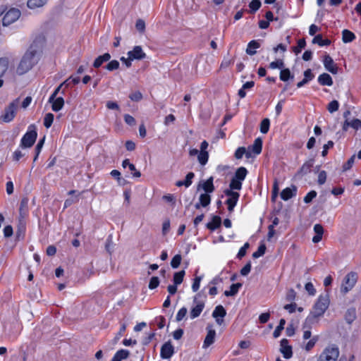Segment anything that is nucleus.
Returning <instances> with one entry per match:
<instances>
[{
    "label": "nucleus",
    "mask_w": 361,
    "mask_h": 361,
    "mask_svg": "<svg viewBox=\"0 0 361 361\" xmlns=\"http://www.w3.org/2000/svg\"><path fill=\"white\" fill-rule=\"evenodd\" d=\"M329 303V294L327 293L321 294L314 305L310 315L307 317L306 322L313 323L315 319L322 317L328 309Z\"/></svg>",
    "instance_id": "nucleus-1"
},
{
    "label": "nucleus",
    "mask_w": 361,
    "mask_h": 361,
    "mask_svg": "<svg viewBox=\"0 0 361 361\" xmlns=\"http://www.w3.org/2000/svg\"><path fill=\"white\" fill-rule=\"evenodd\" d=\"M39 56L32 50H27L23 56L18 68L17 73L23 75L29 71L38 61Z\"/></svg>",
    "instance_id": "nucleus-2"
},
{
    "label": "nucleus",
    "mask_w": 361,
    "mask_h": 361,
    "mask_svg": "<svg viewBox=\"0 0 361 361\" xmlns=\"http://www.w3.org/2000/svg\"><path fill=\"white\" fill-rule=\"evenodd\" d=\"M339 349L335 345L325 348L319 355L317 361H341Z\"/></svg>",
    "instance_id": "nucleus-3"
},
{
    "label": "nucleus",
    "mask_w": 361,
    "mask_h": 361,
    "mask_svg": "<svg viewBox=\"0 0 361 361\" xmlns=\"http://www.w3.org/2000/svg\"><path fill=\"white\" fill-rule=\"evenodd\" d=\"M18 105L19 99H16L5 108L4 111L1 115V118L4 122L9 123L13 120L16 116Z\"/></svg>",
    "instance_id": "nucleus-4"
},
{
    "label": "nucleus",
    "mask_w": 361,
    "mask_h": 361,
    "mask_svg": "<svg viewBox=\"0 0 361 361\" xmlns=\"http://www.w3.org/2000/svg\"><path fill=\"white\" fill-rule=\"evenodd\" d=\"M37 133L35 130L34 125H31L28 128V131L23 135L21 139L20 147H31L37 139Z\"/></svg>",
    "instance_id": "nucleus-5"
},
{
    "label": "nucleus",
    "mask_w": 361,
    "mask_h": 361,
    "mask_svg": "<svg viewBox=\"0 0 361 361\" xmlns=\"http://www.w3.org/2000/svg\"><path fill=\"white\" fill-rule=\"evenodd\" d=\"M357 276L354 272L348 274L343 280V283L341 286V291L344 293H348L350 290L357 282Z\"/></svg>",
    "instance_id": "nucleus-6"
},
{
    "label": "nucleus",
    "mask_w": 361,
    "mask_h": 361,
    "mask_svg": "<svg viewBox=\"0 0 361 361\" xmlns=\"http://www.w3.org/2000/svg\"><path fill=\"white\" fill-rule=\"evenodd\" d=\"M20 16V11L17 8H11L4 15L2 23L4 26H8L16 22Z\"/></svg>",
    "instance_id": "nucleus-7"
},
{
    "label": "nucleus",
    "mask_w": 361,
    "mask_h": 361,
    "mask_svg": "<svg viewBox=\"0 0 361 361\" xmlns=\"http://www.w3.org/2000/svg\"><path fill=\"white\" fill-rule=\"evenodd\" d=\"M44 41L45 37L42 34L36 35L27 50H32L33 52H35L36 55L39 56L44 46Z\"/></svg>",
    "instance_id": "nucleus-8"
},
{
    "label": "nucleus",
    "mask_w": 361,
    "mask_h": 361,
    "mask_svg": "<svg viewBox=\"0 0 361 361\" xmlns=\"http://www.w3.org/2000/svg\"><path fill=\"white\" fill-rule=\"evenodd\" d=\"M224 193L228 197L226 202L228 209L229 212H232L238 201L240 194L238 192L231 191V190H225Z\"/></svg>",
    "instance_id": "nucleus-9"
},
{
    "label": "nucleus",
    "mask_w": 361,
    "mask_h": 361,
    "mask_svg": "<svg viewBox=\"0 0 361 361\" xmlns=\"http://www.w3.org/2000/svg\"><path fill=\"white\" fill-rule=\"evenodd\" d=\"M323 63L325 69L332 74H337L338 68L334 63L333 59L329 55L326 54L324 56Z\"/></svg>",
    "instance_id": "nucleus-10"
},
{
    "label": "nucleus",
    "mask_w": 361,
    "mask_h": 361,
    "mask_svg": "<svg viewBox=\"0 0 361 361\" xmlns=\"http://www.w3.org/2000/svg\"><path fill=\"white\" fill-rule=\"evenodd\" d=\"M174 353V348L170 341L165 343L161 348L160 355L162 359H169Z\"/></svg>",
    "instance_id": "nucleus-11"
},
{
    "label": "nucleus",
    "mask_w": 361,
    "mask_h": 361,
    "mask_svg": "<svg viewBox=\"0 0 361 361\" xmlns=\"http://www.w3.org/2000/svg\"><path fill=\"white\" fill-rule=\"evenodd\" d=\"M128 56L133 61L141 60L146 57V54L140 46H135L133 50L128 52Z\"/></svg>",
    "instance_id": "nucleus-12"
},
{
    "label": "nucleus",
    "mask_w": 361,
    "mask_h": 361,
    "mask_svg": "<svg viewBox=\"0 0 361 361\" xmlns=\"http://www.w3.org/2000/svg\"><path fill=\"white\" fill-rule=\"evenodd\" d=\"M280 352L286 359H289L292 357V347L288 344V341L286 338H283L281 341Z\"/></svg>",
    "instance_id": "nucleus-13"
},
{
    "label": "nucleus",
    "mask_w": 361,
    "mask_h": 361,
    "mask_svg": "<svg viewBox=\"0 0 361 361\" xmlns=\"http://www.w3.org/2000/svg\"><path fill=\"white\" fill-rule=\"evenodd\" d=\"M213 177L211 176L206 181H201L198 184L197 190L202 188L205 193H212L214 191L215 188L213 184Z\"/></svg>",
    "instance_id": "nucleus-14"
},
{
    "label": "nucleus",
    "mask_w": 361,
    "mask_h": 361,
    "mask_svg": "<svg viewBox=\"0 0 361 361\" xmlns=\"http://www.w3.org/2000/svg\"><path fill=\"white\" fill-rule=\"evenodd\" d=\"M207 334L204 338L203 348H207L214 343L215 341L216 331L212 326H207Z\"/></svg>",
    "instance_id": "nucleus-15"
},
{
    "label": "nucleus",
    "mask_w": 361,
    "mask_h": 361,
    "mask_svg": "<svg viewBox=\"0 0 361 361\" xmlns=\"http://www.w3.org/2000/svg\"><path fill=\"white\" fill-rule=\"evenodd\" d=\"M297 188L293 185L291 188H286L281 192V197L282 200L287 201L289 199L296 195Z\"/></svg>",
    "instance_id": "nucleus-16"
},
{
    "label": "nucleus",
    "mask_w": 361,
    "mask_h": 361,
    "mask_svg": "<svg viewBox=\"0 0 361 361\" xmlns=\"http://www.w3.org/2000/svg\"><path fill=\"white\" fill-rule=\"evenodd\" d=\"M49 102L51 104V109L54 111H60L64 105V99L61 97H55L53 100H51V97H49Z\"/></svg>",
    "instance_id": "nucleus-17"
},
{
    "label": "nucleus",
    "mask_w": 361,
    "mask_h": 361,
    "mask_svg": "<svg viewBox=\"0 0 361 361\" xmlns=\"http://www.w3.org/2000/svg\"><path fill=\"white\" fill-rule=\"evenodd\" d=\"M262 140L261 138L258 137L255 140L254 143L248 147L247 150L251 152V154H259L262 152Z\"/></svg>",
    "instance_id": "nucleus-18"
},
{
    "label": "nucleus",
    "mask_w": 361,
    "mask_h": 361,
    "mask_svg": "<svg viewBox=\"0 0 361 361\" xmlns=\"http://www.w3.org/2000/svg\"><path fill=\"white\" fill-rule=\"evenodd\" d=\"M204 307V303L203 302H197L196 305L193 307L190 312V317L192 319L200 316Z\"/></svg>",
    "instance_id": "nucleus-19"
},
{
    "label": "nucleus",
    "mask_w": 361,
    "mask_h": 361,
    "mask_svg": "<svg viewBox=\"0 0 361 361\" xmlns=\"http://www.w3.org/2000/svg\"><path fill=\"white\" fill-rule=\"evenodd\" d=\"M314 231L316 235L312 238V242L314 243H317L322 238L324 228L321 224H317L314 226Z\"/></svg>",
    "instance_id": "nucleus-20"
},
{
    "label": "nucleus",
    "mask_w": 361,
    "mask_h": 361,
    "mask_svg": "<svg viewBox=\"0 0 361 361\" xmlns=\"http://www.w3.org/2000/svg\"><path fill=\"white\" fill-rule=\"evenodd\" d=\"M318 82L322 85L331 86L333 80L328 73H322L318 77Z\"/></svg>",
    "instance_id": "nucleus-21"
},
{
    "label": "nucleus",
    "mask_w": 361,
    "mask_h": 361,
    "mask_svg": "<svg viewBox=\"0 0 361 361\" xmlns=\"http://www.w3.org/2000/svg\"><path fill=\"white\" fill-rule=\"evenodd\" d=\"M129 355L128 350L124 349L119 350L116 353L111 361H121L127 359Z\"/></svg>",
    "instance_id": "nucleus-22"
},
{
    "label": "nucleus",
    "mask_w": 361,
    "mask_h": 361,
    "mask_svg": "<svg viewBox=\"0 0 361 361\" xmlns=\"http://www.w3.org/2000/svg\"><path fill=\"white\" fill-rule=\"evenodd\" d=\"M8 68V60L6 58L0 59V78L5 74ZM3 80L0 79V87L3 85Z\"/></svg>",
    "instance_id": "nucleus-23"
},
{
    "label": "nucleus",
    "mask_w": 361,
    "mask_h": 361,
    "mask_svg": "<svg viewBox=\"0 0 361 361\" xmlns=\"http://www.w3.org/2000/svg\"><path fill=\"white\" fill-rule=\"evenodd\" d=\"M48 0H27V6L30 9H35L44 6Z\"/></svg>",
    "instance_id": "nucleus-24"
},
{
    "label": "nucleus",
    "mask_w": 361,
    "mask_h": 361,
    "mask_svg": "<svg viewBox=\"0 0 361 361\" xmlns=\"http://www.w3.org/2000/svg\"><path fill=\"white\" fill-rule=\"evenodd\" d=\"M111 59V55L109 53H105L102 56H99L94 61L93 66L94 68L100 67L103 63L109 61Z\"/></svg>",
    "instance_id": "nucleus-25"
},
{
    "label": "nucleus",
    "mask_w": 361,
    "mask_h": 361,
    "mask_svg": "<svg viewBox=\"0 0 361 361\" xmlns=\"http://www.w3.org/2000/svg\"><path fill=\"white\" fill-rule=\"evenodd\" d=\"M221 219L218 216H214L212 217V221L209 222L207 224V228L211 231H214L217 228H219L221 225Z\"/></svg>",
    "instance_id": "nucleus-26"
},
{
    "label": "nucleus",
    "mask_w": 361,
    "mask_h": 361,
    "mask_svg": "<svg viewBox=\"0 0 361 361\" xmlns=\"http://www.w3.org/2000/svg\"><path fill=\"white\" fill-rule=\"evenodd\" d=\"M244 154H245L247 158H250L252 156L250 150H246L245 147H240L236 149L235 152V157L237 159H240L243 157Z\"/></svg>",
    "instance_id": "nucleus-27"
},
{
    "label": "nucleus",
    "mask_w": 361,
    "mask_h": 361,
    "mask_svg": "<svg viewBox=\"0 0 361 361\" xmlns=\"http://www.w3.org/2000/svg\"><path fill=\"white\" fill-rule=\"evenodd\" d=\"M259 43L257 42L256 40H252L250 41L248 44L247 47L246 49V53L248 55L252 56L256 54V49H258L259 47Z\"/></svg>",
    "instance_id": "nucleus-28"
},
{
    "label": "nucleus",
    "mask_w": 361,
    "mask_h": 361,
    "mask_svg": "<svg viewBox=\"0 0 361 361\" xmlns=\"http://www.w3.org/2000/svg\"><path fill=\"white\" fill-rule=\"evenodd\" d=\"M122 166L123 168H126L128 166V168H129V169L131 171H133L134 173H133V176L134 177H136V178L140 177V176H141L140 172L136 170L135 165L131 164L129 161V159H125L122 163Z\"/></svg>",
    "instance_id": "nucleus-29"
},
{
    "label": "nucleus",
    "mask_w": 361,
    "mask_h": 361,
    "mask_svg": "<svg viewBox=\"0 0 361 361\" xmlns=\"http://www.w3.org/2000/svg\"><path fill=\"white\" fill-rule=\"evenodd\" d=\"M355 39V35L353 32L348 30H343L342 32V39L344 43H349Z\"/></svg>",
    "instance_id": "nucleus-30"
},
{
    "label": "nucleus",
    "mask_w": 361,
    "mask_h": 361,
    "mask_svg": "<svg viewBox=\"0 0 361 361\" xmlns=\"http://www.w3.org/2000/svg\"><path fill=\"white\" fill-rule=\"evenodd\" d=\"M226 312L222 305L216 306L212 312V317L214 319H217V317L224 318L226 316Z\"/></svg>",
    "instance_id": "nucleus-31"
},
{
    "label": "nucleus",
    "mask_w": 361,
    "mask_h": 361,
    "mask_svg": "<svg viewBox=\"0 0 361 361\" xmlns=\"http://www.w3.org/2000/svg\"><path fill=\"white\" fill-rule=\"evenodd\" d=\"M242 286L240 283H233L231 286L229 290H226L224 295L227 297L233 296L237 294L239 288Z\"/></svg>",
    "instance_id": "nucleus-32"
},
{
    "label": "nucleus",
    "mask_w": 361,
    "mask_h": 361,
    "mask_svg": "<svg viewBox=\"0 0 361 361\" xmlns=\"http://www.w3.org/2000/svg\"><path fill=\"white\" fill-rule=\"evenodd\" d=\"M247 169L245 167L241 166L236 170V171L235 173V176L233 177H235V178H237L243 182V180H245V178L247 176Z\"/></svg>",
    "instance_id": "nucleus-33"
},
{
    "label": "nucleus",
    "mask_w": 361,
    "mask_h": 361,
    "mask_svg": "<svg viewBox=\"0 0 361 361\" xmlns=\"http://www.w3.org/2000/svg\"><path fill=\"white\" fill-rule=\"evenodd\" d=\"M345 319L348 324H351L356 319V311L354 308L348 309L345 313Z\"/></svg>",
    "instance_id": "nucleus-34"
},
{
    "label": "nucleus",
    "mask_w": 361,
    "mask_h": 361,
    "mask_svg": "<svg viewBox=\"0 0 361 361\" xmlns=\"http://www.w3.org/2000/svg\"><path fill=\"white\" fill-rule=\"evenodd\" d=\"M313 44H317L321 47L327 46L331 44V41L328 39H323L321 35H316L312 39Z\"/></svg>",
    "instance_id": "nucleus-35"
},
{
    "label": "nucleus",
    "mask_w": 361,
    "mask_h": 361,
    "mask_svg": "<svg viewBox=\"0 0 361 361\" xmlns=\"http://www.w3.org/2000/svg\"><path fill=\"white\" fill-rule=\"evenodd\" d=\"M242 184L241 180L233 177L229 184L228 190H231V191H233V190H240L242 188Z\"/></svg>",
    "instance_id": "nucleus-36"
},
{
    "label": "nucleus",
    "mask_w": 361,
    "mask_h": 361,
    "mask_svg": "<svg viewBox=\"0 0 361 361\" xmlns=\"http://www.w3.org/2000/svg\"><path fill=\"white\" fill-rule=\"evenodd\" d=\"M185 274V272L184 270L180 271L178 272H176L173 275V283H175V285H180L183 281Z\"/></svg>",
    "instance_id": "nucleus-37"
},
{
    "label": "nucleus",
    "mask_w": 361,
    "mask_h": 361,
    "mask_svg": "<svg viewBox=\"0 0 361 361\" xmlns=\"http://www.w3.org/2000/svg\"><path fill=\"white\" fill-rule=\"evenodd\" d=\"M208 159H209L208 152H200V151L198 156H197V160H198L199 163L202 166H204L207 163Z\"/></svg>",
    "instance_id": "nucleus-38"
},
{
    "label": "nucleus",
    "mask_w": 361,
    "mask_h": 361,
    "mask_svg": "<svg viewBox=\"0 0 361 361\" xmlns=\"http://www.w3.org/2000/svg\"><path fill=\"white\" fill-rule=\"evenodd\" d=\"M202 207H207L211 202V197L208 193L201 194L199 198Z\"/></svg>",
    "instance_id": "nucleus-39"
},
{
    "label": "nucleus",
    "mask_w": 361,
    "mask_h": 361,
    "mask_svg": "<svg viewBox=\"0 0 361 361\" xmlns=\"http://www.w3.org/2000/svg\"><path fill=\"white\" fill-rule=\"evenodd\" d=\"M286 324V321L284 319H281L279 322V326L276 328L273 333V336L274 338H278L282 331V330L284 329V325Z\"/></svg>",
    "instance_id": "nucleus-40"
},
{
    "label": "nucleus",
    "mask_w": 361,
    "mask_h": 361,
    "mask_svg": "<svg viewBox=\"0 0 361 361\" xmlns=\"http://www.w3.org/2000/svg\"><path fill=\"white\" fill-rule=\"evenodd\" d=\"M270 121L269 118H264L260 124V131L263 134H266L269 129Z\"/></svg>",
    "instance_id": "nucleus-41"
},
{
    "label": "nucleus",
    "mask_w": 361,
    "mask_h": 361,
    "mask_svg": "<svg viewBox=\"0 0 361 361\" xmlns=\"http://www.w3.org/2000/svg\"><path fill=\"white\" fill-rule=\"evenodd\" d=\"M314 164L313 160H310L305 162L301 167L300 172L302 174H307L310 171V169L312 167Z\"/></svg>",
    "instance_id": "nucleus-42"
},
{
    "label": "nucleus",
    "mask_w": 361,
    "mask_h": 361,
    "mask_svg": "<svg viewBox=\"0 0 361 361\" xmlns=\"http://www.w3.org/2000/svg\"><path fill=\"white\" fill-rule=\"evenodd\" d=\"M54 117V114L51 113H48L45 115L44 118V125L47 128H50L52 125Z\"/></svg>",
    "instance_id": "nucleus-43"
},
{
    "label": "nucleus",
    "mask_w": 361,
    "mask_h": 361,
    "mask_svg": "<svg viewBox=\"0 0 361 361\" xmlns=\"http://www.w3.org/2000/svg\"><path fill=\"white\" fill-rule=\"evenodd\" d=\"M261 5L262 4L259 0H252L249 4L250 12L252 13H255L261 7Z\"/></svg>",
    "instance_id": "nucleus-44"
},
{
    "label": "nucleus",
    "mask_w": 361,
    "mask_h": 361,
    "mask_svg": "<svg viewBox=\"0 0 361 361\" xmlns=\"http://www.w3.org/2000/svg\"><path fill=\"white\" fill-rule=\"evenodd\" d=\"M290 78H293L290 74V71L288 68H285L281 71L280 79L282 81H287Z\"/></svg>",
    "instance_id": "nucleus-45"
},
{
    "label": "nucleus",
    "mask_w": 361,
    "mask_h": 361,
    "mask_svg": "<svg viewBox=\"0 0 361 361\" xmlns=\"http://www.w3.org/2000/svg\"><path fill=\"white\" fill-rule=\"evenodd\" d=\"M266 251V246L264 244H262L259 246L257 250L252 254L253 258H258L264 255Z\"/></svg>",
    "instance_id": "nucleus-46"
},
{
    "label": "nucleus",
    "mask_w": 361,
    "mask_h": 361,
    "mask_svg": "<svg viewBox=\"0 0 361 361\" xmlns=\"http://www.w3.org/2000/svg\"><path fill=\"white\" fill-rule=\"evenodd\" d=\"M181 255H176L171 259V266L173 269H176L179 267L180 262H181Z\"/></svg>",
    "instance_id": "nucleus-47"
},
{
    "label": "nucleus",
    "mask_w": 361,
    "mask_h": 361,
    "mask_svg": "<svg viewBox=\"0 0 361 361\" xmlns=\"http://www.w3.org/2000/svg\"><path fill=\"white\" fill-rule=\"evenodd\" d=\"M269 68H271V69H276V68L281 69V68H284L283 61L282 59H278V60H276L275 61H272L269 64Z\"/></svg>",
    "instance_id": "nucleus-48"
},
{
    "label": "nucleus",
    "mask_w": 361,
    "mask_h": 361,
    "mask_svg": "<svg viewBox=\"0 0 361 361\" xmlns=\"http://www.w3.org/2000/svg\"><path fill=\"white\" fill-rule=\"evenodd\" d=\"M202 279V276H196L194 279L192 285V290L193 292H197L198 289L200 288V282Z\"/></svg>",
    "instance_id": "nucleus-49"
},
{
    "label": "nucleus",
    "mask_w": 361,
    "mask_h": 361,
    "mask_svg": "<svg viewBox=\"0 0 361 361\" xmlns=\"http://www.w3.org/2000/svg\"><path fill=\"white\" fill-rule=\"evenodd\" d=\"M338 107H339V104H338V101L333 100L329 104L327 109L330 113H334L338 109Z\"/></svg>",
    "instance_id": "nucleus-50"
},
{
    "label": "nucleus",
    "mask_w": 361,
    "mask_h": 361,
    "mask_svg": "<svg viewBox=\"0 0 361 361\" xmlns=\"http://www.w3.org/2000/svg\"><path fill=\"white\" fill-rule=\"evenodd\" d=\"M135 27L137 30L140 33H144L145 30V23L142 19H138L136 21Z\"/></svg>",
    "instance_id": "nucleus-51"
},
{
    "label": "nucleus",
    "mask_w": 361,
    "mask_h": 361,
    "mask_svg": "<svg viewBox=\"0 0 361 361\" xmlns=\"http://www.w3.org/2000/svg\"><path fill=\"white\" fill-rule=\"evenodd\" d=\"M119 68V62L116 60L111 61L106 66V68L108 71H112Z\"/></svg>",
    "instance_id": "nucleus-52"
},
{
    "label": "nucleus",
    "mask_w": 361,
    "mask_h": 361,
    "mask_svg": "<svg viewBox=\"0 0 361 361\" xmlns=\"http://www.w3.org/2000/svg\"><path fill=\"white\" fill-rule=\"evenodd\" d=\"M187 312H188V310L186 307H183L181 309H180L176 314V321L177 322L181 321L185 317Z\"/></svg>",
    "instance_id": "nucleus-53"
},
{
    "label": "nucleus",
    "mask_w": 361,
    "mask_h": 361,
    "mask_svg": "<svg viewBox=\"0 0 361 361\" xmlns=\"http://www.w3.org/2000/svg\"><path fill=\"white\" fill-rule=\"evenodd\" d=\"M355 155L353 154L348 160V161L343 164V170L344 171H348L349 170L352 166L354 164V162H355Z\"/></svg>",
    "instance_id": "nucleus-54"
},
{
    "label": "nucleus",
    "mask_w": 361,
    "mask_h": 361,
    "mask_svg": "<svg viewBox=\"0 0 361 361\" xmlns=\"http://www.w3.org/2000/svg\"><path fill=\"white\" fill-rule=\"evenodd\" d=\"M305 288L310 295L313 296L316 294V289L311 282L307 283L305 286Z\"/></svg>",
    "instance_id": "nucleus-55"
},
{
    "label": "nucleus",
    "mask_w": 361,
    "mask_h": 361,
    "mask_svg": "<svg viewBox=\"0 0 361 361\" xmlns=\"http://www.w3.org/2000/svg\"><path fill=\"white\" fill-rule=\"evenodd\" d=\"M279 188V183L277 180H274V185H273V190H272V195H271V200L272 201H275L276 197H278Z\"/></svg>",
    "instance_id": "nucleus-56"
},
{
    "label": "nucleus",
    "mask_w": 361,
    "mask_h": 361,
    "mask_svg": "<svg viewBox=\"0 0 361 361\" xmlns=\"http://www.w3.org/2000/svg\"><path fill=\"white\" fill-rule=\"evenodd\" d=\"M159 284V279L157 276H153L150 279L149 283V289H154L157 287H158Z\"/></svg>",
    "instance_id": "nucleus-57"
},
{
    "label": "nucleus",
    "mask_w": 361,
    "mask_h": 361,
    "mask_svg": "<svg viewBox=\"0 0 361 361\" xmlns=\"http://www.w3.org/2000/svg\"><path fill=\"white\" fill-rule=\"evenodd\" d=\"M317 194L316 191L311 190L304 197V202L305 203H310L314 197H316Z\"/></svg>",
    "instance_id": "nucleus-58"
},
{
    "label": "nucleus",
    "mask_w": 361,
    "mask_h": 361,
    "mask_svg": "<svg viewBox=\"0 0 361 361\" xmlns=\"http://www.w3.org/2000/svg\"><path fill=\"white\" fill-rule=\"evenodd\" d=\"M129 98L133 101L138 102L142 98V94L140 92L137 91L130 94Z\"/></svg>",
    "instance_id": "nucleus-59"
},
{
    "label": "nucleus",
    "mask_w": 361,
    "mask_h": 361,
    "mask_svg": "<svg viewBox=\"0 0 361 361\" xmlns=\"http://www.w3.org/2000/svg\"><path fill=\"white\" fill-rule=\"evenodd\" d=\"M195 174L192 172H189L185 177V180H184L185 186L186 188L189 187L192 184V179L194 178Z\"/></svg>",
    "instance_id": "nucleus-60"
},
{
    "label": "nucleus",
    "mask_w": 361,
    "mask_h": 361,
    "mask_svg": "<svg viewBox=\"0 0 361 361\" xmlns=\"http://www.w3.org/2000/svg\"><path fill=\"white\" fill-rule=\"evenodd\" d=\"M159 329H162L165 326L166 319L163 316H159L154 321Z\"/></svg>",
    "instance_id": "nucleus-61"
},
{
    "label": "nucleus",
    "mask_w": 361,
    "mask_h": 361,
    "mask_svg": "<svg viewBox=\"0 0 361 361\" xmlns=\"http://www.w3.org/2000/svg\"><path fill=\"white\" fill-rule=\"evenodd\" d=\"M251 270V263L246 264L240 270V274L243 276H247Z\"/></svg>",
    "instance_id": "nucleus-62"
},
{
    "label": "nucleus",
    "mask_w": 361,
    "mask_h": 361,
    "mask_svg": "<svg viewBox=\"0 0 361 361\" xmlns=\"http://www.w3.org/2000/svg\"><path fill=\"white\" fill-rule=\"evenodd\" d=\"M233 63V60L229 58H224L221 63V68H226Z\"/></svg>",
    "instance_id": "nucleus-63"
},
{
    "label": "nucleus",
    "mask_w": 361,
    "mask_h": 361,
    "mask_svg": "<svg viewBox=\"0 0 361 361\" xmlns=\"http://www.w3.org/2000/svg\"><path fill=\"white\" fill-rule=\"evenodd\" d=\"M350 127L357 130L361 127V120L355 118L350 122Z\"/></svg>",
    "instance_id": "nucleus-64"
}]
</instances>
